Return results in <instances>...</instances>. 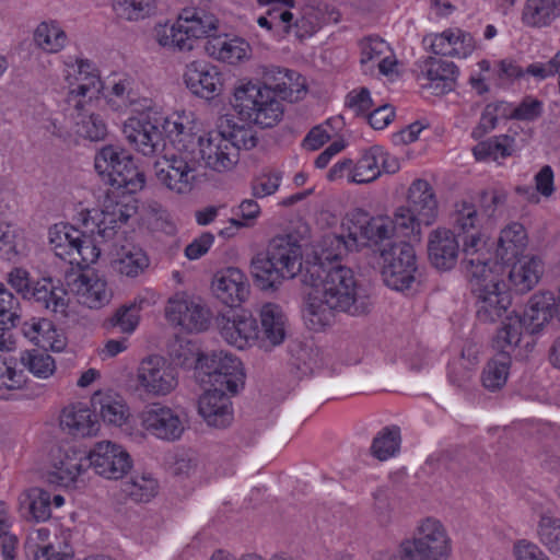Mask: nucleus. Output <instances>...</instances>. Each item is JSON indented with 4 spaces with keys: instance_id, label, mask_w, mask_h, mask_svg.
<instances>
[{
    "instance_id": "nucleus-51",
    "label": "nucleus",
    "mask_w": 560,
    "mask_h": 560,
    "mask_svg": "<svg viewBox=\"0 0 560 560\" xmlns=\"http://www.w3.org/2000/svg\"><path fill=\"white\" fill-rule=\"evenodd\" d=\"M365 240L373 241L375 243L376 249L374 253L380 254V247L389 243V242H399L395 234V224H393L392 219L387 217H378L374 218L370 223V228L365 231Z\"/></svg>"
},
{
    "instance_id": "nucleus-46",
    "label": "nucleus",
    "mask_w": 560,
    "mask_h": 560,
    "mask_svg": "<svg viewBox=\"0 0 560 560\" xmlns=\"http://www.w3.org/2000/svg\"><path fill=\"white\" fill-rule=\"evenodd\" d=\"M91 107L85 110H78V117L74 124V132L90 141H102L107 136V124L102 115L97 113H88Z\"/></svg>"
},
{
    "instance_id": "nucleus-54",
    "label": "nucleus",
    "mask_w": 560,
    "mask_h": 560,
    "mask_svg": "<svg viewBox=\"0 0 560 560\" xmlns=\"http://www.w3.org/2000/svg\"><path fill=\"white\" fill-rule=\"evenodd\" d=\"M319 28L317 16L310 12L307 14L294 13L292 22L284 26L285 34H293L300 42L312 36Z\"/></svg>"
},
{
    "instance_id": "nucleus-49",
    "label": "nucleus",
    "mask_w": 560,
    "mask_h": 560,
    "mask_svg": "<svg viewBox=\"0 0 560 560\" xmlns=\"http://www.w3.org/2000/svg\"><path fill=\"white\" fill-rule=\"evenodd\" d=\"M392 222L395 224L397 240L408 237L417 242L420 241V226L423 222H419V215L415 214L409 209L405 207L398 208Z\"/></svg>"
},
{
    "instance_id": "nucleus-12",
    "label": "nucleus",
    "mask_w": 560,
    "mask_h": 560,
    "mask_svg": "<svg viewBox=\"0 0 560 560\" xmlns=\"http://www.w3.org/2000/svg\"><path fill=\"white\" fill-rule=\"evenodd\" d=\"M471 293L476 299V317L480 323L493 324L511 315L512 296L506 283L494 271L483 277L470 278Z\"/></svg>"
},
{
    "instance_id": "nucleus-13",
    "label": "nucleus",
    "mask_w": 560,
    "mask_h": 560,
    "mask_svg": "<svg viewBox=\"0 0 560 560\" xmlns=\"http://www.w3.org/2000/svg\"><path fill=\"white\" fill-rule=\"evenodd\" d=\"M198 375H202V383L210 387L226 388L232 395L237 394L245 384L242 362L223 350L206 352L201 357Z\"/></svg>"
},
{
    "instance_id": "nucleus-31",
    "label": "nucleus",
    "mask_w": 560,
    "mask_h": 560,
    "mask_svg": "<svg viewBox=\"0 0 560 560\" xmlns=\"http://www.w3.org/2000/svg\"><path fill=\"white\" fill-rule=\"evenodd\" d=\"M142 427L158 439L171 441L175 434V411L173 408L154 402L140 415Z\"/></svg>"
},
{
    "instance_id": "nucleus-2",
    "label": "nucleus",
    "mask_w": 560,
    "mask_h": 560,
    "mask_svg": "<svg viewBox=\"0 0 560 560\" xmlns=\"http://www.w3.org/2000/svg\"><path fill=\"white\" fill-rule=\"evenodd\" d=\"M136 212L137 201L133 197L119 200L109 197L101 211L89 208L80 210L79 221L84 231L63 222L50 226L49 245L59 258L88 267L98 260L102 245L115 238L118 225L127 222Z\"/></svg>"
},
{
    "instance_id": "nucleus-52",
    "label": "nucleus",
    "mask_w": 560,
    "mask_h": 560,
    "mask_svg": "<svg viewBox=\"0 0 560 560\" xmlns=\"http://www.w3.org/2000/svg\"><path fill=\"white\" fill-rule=\"evenodd\" d=\"M237 318L238 312L235 308H230L225 313L217 316L214 322L220 335L228 343L235 346L238 349H244L245 341L240 337V326L236 322Z\"/></svg>"
},
{
    "instance_id": "nucleus-60",
    "label": "nucleus",
    "mask_w": 560,
    "mask_h": 560,
    "mask_svg": "<svg viewBox=\"0 0 560 560\" xmlns=\"http://www.w3.org/2000/svg\"><path fill=\"white\" fill-rule=\"evenodd\" d=\"M280 173H264L252 182L253 196L264 198L275 194L280 185Z\"/></svg>"
},
{
    "instance_id": "nucleus-25",
    "label": "nucleus",
    "mask_w": 560,
    "mask_h": 560,
    "mask_svg": "<svg viewBox=\"0 0 560 560\" xmlns=\"http://www.w3.org/2000/svg\"><path fill=\"white\" fill-rule=\"evenodd\" d=\"M212 313L198 296L187 293L177 295V326L187 332L206 331L211 324Z\"/></svg>"
},
{
    "instance_id": "nucleus-37",
    "label": "nucleus",
    "mask_w": 560,
    "mask_h": 560,
    "mask_svg": "<svg viewBox=\"0 0 560 560\" xmlns=\"http://www.w3.org/2000/svg\"><path fill=\"white\" fill-rule=\"evenodd\" d=\"M492 346L498 353L485 366L481 381L487 389L497 390L506 383L511 365V351L516 347H505L503 345L498 347L495 337L493 338Z\"/></svg>"
},
{
    "instance_id": "nucleus-62",
    "label": "nucleus",
    "mask_w": 560,
    "mask_h": 560,
    "mask_svg": "<svg viewBox=\"0 0 560 560\" xmlns=\"http://www.w3.org/2000/svg\"><path fill=\"white\" fill-rule=\"evenodd\" d=\"M542 112V103L532 96H526L514 107L510 115L511 119L532 121L538 118Z\"/></svg>"
},
{
    "instance_id": "nucleus-23",
    "label": "nucleus",
    "mask_w": 560,
    "mask_h": 560,
    "mask_svg": "<svg viewBox=\"0 0 560 560\" xmlns=\"http://www.w3.org/2000/svg\"><path fill=\"white\" fill-rule=\"evenodd\" d=\"M226 388L209 387L198 401V411L208 425L223 429L233 420L232 402Z\"/></svg>"
},
{
    "instance_id": "nucleus-38",
    "label": "nucleus",
    "mask_w": 560,
    "mask_h": 560,
    "mask_svg": "<svg viewBox=\"0 0 560 560\" xmlns=\"http://www.w3.org/2000/svg\"><path fill=\"white\" fill-rule=\"evenodd\" d=\"M217 125L222 137L231 142L238 155L241 150H252L258 143V137L249 124L238 125L232 116L224 115L218 119Z\"/></svg>"
},
{
    "instance_id": "nucleus-14",
    "label": "nucleus",
    "mask_w": 560,
    "mask_h": 560,
    "mask_svg": "<svg viewBox=\"0 0 560 560\" xmlns=\"http://www.w3.org/2000/svg\"><path fill=\"white\" fill-rule=\"evenodd\" d=\"M175 387V362L171 357L150 354L136 369L135 389L149 397H164Z\"/></svg>"
},
{
    "instance_id": "nucleus-32",
    "label": "nucleus",
    "mask_w": 560,
    "mask_h": 560,
    "mask_svg": "<svg viewBox=\"0 0 560 560\" xmlns=\"http://www.w3.org/2000/svg\"><path fill=\"white\" fill-rule=\"evenodd\" d=\"M112 268L127 278H137L150 265L147 253L136 244L120 245L113 254Z\"/></svg>"
},
{
    "instance_id": "nucleus-53",
    "label": "nucleus",
    "mask_w": 560,
    "mask_h": 560,
    "mask_svg": "<svg viewBox=\"0 0 560 560\" xmlns=\"http://www.w3.org/2000/svg\"><path fill=\"white\" fill-rule=\"evenodd\" d=\"M203 354L206 352L200 351L195 340L177 337V366L194 369L198 373Z\"/></svg>"
},
{
    "instance_id": "nucleus-27",
    "label": "nucleus",
    "mask_w": 560,
    "mask_h": 560,
    "mask_svg": "<svg viewBox=\"0 0 560 560\" xmlns=\"http://www.w3.org/2000/svg\"><path fill=\"white\" fill-rule=\"evenodd\" d=\"M47 527H38L30 532L25 541V550L32 560H72L73 553L67 544L56 545Z\"/></svg>"
},
{
    "instance_id": "nucleus-9",
    "label": "nucleus",
    "mask_w": 560,
    "mask_h": 560,
    "mask_svg": "<svg viewBox=\"0 0 560 560\" xmlns=\"http://www.w3.org/2000/svg\"><path fill=\"white\" fill-rule=\"evenodd\" d=\"M455 225L463 242L462 266L469 278L483 277L494 271L490 266L491 255L488 240L479 232L470 233L476 228L477 210L474 205L463 202L455 213Z\"/></svg>"
},
{
    "instance_id": "nucleus-48",
    "label": "nucleus",
    "mask_w": 560,
    "mask_h": 560,
    "mask_svg": "<svg viewBox=\"0 0 560 560\" xmlns=\"http://www.w3.org/2000/svg\"><path fill=\"white\" fill-rule=\"evenodd\" d=\"M21 362L35 377L48 378L56 371V363L51 355L38 350L25 351L21 355Z\"/></svg>"
},
{
    "instance_id": "nucleus-39",
    "label": "nucleus",
    "mask_w": 560,
    "mask_h": 560,
    "mask_svg": "<svg viewBox=\"0 0 560 560\" xmlns=\"http://www.w3.org/2000/svg\"><path fill=\"white\" fill-rule=\"evenodd\" d=\"M20 511L36 522L47 521L51 515V494L40 488H31L19 495Z\"/></svg>"
},
{
    "instance_id": "nucleus-43",
    "label": "nucleus",
    "mask_w": 560,
    "mask_h": 560,
    "mask_svg": "<svg viewBox=\"0 0 560 560\" xmlns=\"http://www.w3.org/2000/svg\"><path fill=\"white\" fill-rule=\"evenodd\" d=\"M121 491L133 502H149L158 494L159 482L149 472L136 474L121 483Z\"/></svg>"
},
{
    "instance_id": "nucleus-19",
    "label": "nucleus",
    "mask_w": 560,
    "mask_h": 560,
    "mask_svg": "<svg viewBox=\"0 0 560 560\" xmlns=\"http://www.w3.org/2000/svg\"><path fill=\"white\" fill-rule=\"evenodd\" d=\"M211 291L223 304L230 308H235L247 299L249 283L241 269L229 267L214 273Z\"/></svg>"
},
{
    "instance_id": "nucleus-33",
    "label": "nucleus",
    "mask_w": 560,
    "mask_h": 560,
    "mask_svg": "<svg viewBox=\"0 0 560 560\" xmlns=\"http://www.w3.org/2000/svg\"><path fill=\"white\" fill-rule=\"evenodd\" d=\"M34 46L46 54H59L69 44V37L61 23L54 19L39 22L32 35Z\"/></svg>"
},
{
    "instance_id": "nucleus-4",
    "label": "nucleus",
    "mask_w": 560,
    "mask_h": 560,
    "mask_svg": "<svg viewBox=\"0 0 560 560\" xmlns=\"http://www.w3.org/2000/svg\"><path fill=\"white\" fill-rule=\"evenodd\" d=\"M278 74L283 81L275 88L252 81L235 88L231 104L241 119L254 121L261 128H271L283 115L278 97L293 102L300 98L301 93H305V79L302 78V83H293L294 79H301L300 74L288 69H279Z\"/></svg>"
},
{
    "instance_id": "nucleus-36",
    "label": "nucleus",
    "mask_w": 560,
    "mask_h": 560,
    "mask_svg": "<svg viewBox=\"0 0 560 560\" xmlns=\"http://www.w3.org/2000/svg\"><path fill=\"white\" fill-rule=\"evenodd\" d=\"M32 298L44 308L60 316H67L69 296L59 282L51 279L38 281L33 287Z\"/></svg>"
},
{
    "instance_id": "nucleus-17",
    "label": "nucleus",
    "mask_w": 560,
    "mask_h": 560,
    "mask_svg": "<svg viewBox=\"0 0 560 560\" xmlns=\"http://www.w3.org/2000/svg\"><path fill=\"white\" fill-rule=\"evenodd\" d=\"M90 467L89 453L69 447L54 459L47 481L65 489H77L84 485Z\"/></svg>"
},
{
    "instance_id": "nucleus-10",
    "label": "nucleus",
    "mask_w": 560,
    "mask_h": 560,
    "mask_svg": "<svg viewBox=\"0 0 560 560\" xmlns=\"http://www.w3.org/2000/svg\"><path fill=\"white\" fill-rule=\"evenodd\" d=\"M451 553V540L442 523L427 517L412 538L404 539L389 560H445Z\"/></svg>"
},
{
    "instance_id": "nucleus-11",
    "label": "nucleus",
    "mask_w": 560,
    "mask_h": 560,
    "mask_svg": "<svg viewBox=\"0 0 560 560\" xmlns=\"http://www.w3.org/2000/svg\"><path fill=\"white\" fill-rule=\"evenodd\" d=\"M94 167L98 175L129 195L140 191L145 185V175L135 164L132 155L118 145L107 144L100 149L94 158Z\"/></svg>"
},
{
    "instance_id": "nucleus-47",
    "label": "nucleus",
    "mask_w": 560,
    "mask_h": 560,
    "mask_svg": "<svg viewBox=\"0 0 560 560\" xmlns=\"http://www.w3.org/2000/svg\"><path fill=\"white\" fill-rule=\"evenodd\" d=\"M400 442V429L395 425L386 427L373 439L371 454L378 460H387L398 453Z\"/></svg>"
},
{
    "instance_id": "nucleus-5",
    "label": "nucleus",
    "mask_w": 560,
    "mask_h": 560,
    "mask_svg": "<svg viewBox=\"0 0 560 560\" xmlns=\"http://www.w3.org/2000/svg\"><path fill=\"white\" fill-rule=\"evenodd\" d=\"M167 118L150 115L128 117L121 127L122 135L133 150L144 156L162 153L154 163L158 180L173 189L172 172L175 170V141Z\"/></svg>"
},
{
    "instance_id": "nucleus-55",
    "label": "nucleus",
    "mask_w": 560,
    "mask_h": 560,
    "mask_svg": "<svg viewBox=\"0 0 560 560\" xmlns=\"http://www.w3.org/2000/svg\"><path fill=\"white\" fill-rule=\"evenodd\" d=\"M213 48L218 50V58L234 63L246 57L249 45L240 38L233 39H217Z\"/></svg>"
},
{
    "instance_id": "nucleus-59",
    "label": "nucleus",
    "mask_w": 560,
    "mask_h": 560,
    "mask_svg": "<svg viewBox=\"0 0 560 560\" xmlns=\"http://www.w3.org/2000/svg\"><path fill=\"white\" fill-rule=\"evenodd\" d=\"M140 316L128 305H121L108 319L112 327H117L120 332L131 335L138 327Z\"/></svg>"
},
{
    "instance_id": "nucleus-15",
    "label": "nucleus",
    "mask_w": 560,
    "mask_h": 560,
    "mask_svg": "<svg viewBox=\"0 0 560 560\" xmlns=\"http://www.w3.org/2000/svg\"><path fill=\"white\" fill-rule=\"evenodd\" d=\"M202 0H177L180 13L177 14V49L191 50L194 43L211 36L217 31L218 20L200 8Z\"/></svg>"
},
{
    "instance_id": "nucleus-58",
    "label": "nucleus",
    "mask_w": 560,
    "mask_h": 560,
    "mask_svg": "<svg viewBox=\"0 0 560 560\" xmlns=\"http://www.w3.org/2000/svg\"><path fill=\"white\" fill-rule=\"evenodd\" d=\"M19 301L18 299L0 283V328H12L15 326Z\"/></svg>"
},
{
    "instance_id": "nucleus-28",
    "label": "nucleus",
    "mask_w": 560,
    "mask_h": 560,
    "mask_svg": "<svg viewBox=\"0 0 560 560\" xmlns=\"http://www.w3.org/2000/svg\"><path fill=\"white\" fill-rule=\"evenodd\" d=\"M23 336L32 343L54 352H61L67 346L65 334L49 319L32 317L22 324Z\"/></svg>"
},
{
    "instance_id": "nucleus-26",
    "label": "nucleus",
    "mask_w": 560,
    "mask_h": 560,
    "mask_svg": "<svg viewBox=\"0 0 560 560\" xmlns=\"http://www.w3.org/2000/svg\"><path fill=\"white\" fill-rule=\"evenodd\" d=\"M201 148V160L205 161L207 167L215 172L229 171L238 162L236 150L231 147V142L222 137L218 127L208 133Z\"/></svg>"
},
{
    "instance_id": "nucleus-50",
    "label": "nucleus",
    "mask_w": 560,
    "mask_h": 560,
    "mask_svg": "<svg viewBox=\"0 0 560 560\" xmlns=\"http://www.w3.org/2000/svg\"><path fill=\"white\" fill-rule=\"evenodd\" d=\"M26 383V375L13 361L0 357V398H7L11 392L21 389Z\"/></svg>"
},
{
    "instance_id": "nucleus-61",
    "label": "nucleus",
    "mask_w": 560,
    "mask_h": 560,
    "mask_svg": "<svg viewBox=\"0 0 560 560\" xmlns=\"http://www.w3.org/2000/svg\"><path fill=\"white\" fill-rule=\"evenodd\" d=\"M240 326V337L245 341V347L250 341H259L261 343L260 329L258 327L257 319L248 312L242 310L238 312V318L236 319Z\"/></svg>"
},
{
    "instance_id": "nucleus-57",
    "label": "nucleus",
    "mask_w": 560,
    "mask_h": 560,
    "mask_svg": "<svg viewBox=\"0 0 560 560\" xmlns=\"http://www.w3.org/2000/svg\"><path fill=\"white\" fill-rule=\"evenodd\" d=\"M11 517L9 508L4 502H0V540L2 541L3 560H13L18 539L10 533Z\"/></svg>"
},
{
    "instance_id": "nucleus-29",
    "label": "nucleus",
    "mask_w": 560,
    "mask_h": 560,
    "mask_svg": "<svg viewBox=\"0 0 560 560\" xmlns=\"http://www.w3.org/2000/svg\"><path fill=\"white\" fill-rule=\"evenodd\" d=\"M419 215V222L431 225L438 215V201L430 184L424 179L415 180L408 190V207Z\"/></svg>"
},
{
    "instance_id": "nucleus-24",
    "label": "nucleus",
    "mask_w": 560,
    "mask_h": 560,
    "mask_svg": "<svg viewBox=\"0 0 560 560\" xmlns=\"http://www.w3.org/2000/svg\"><path fill=\"white\" fill-rule=\"evenodd\" d=\"M205 140L201 136L184 131V126L177 122V160L184 164L177 166V172H180L178 180L184 183L183 187H177V194L190 190L188 172L194 171L201 160V145L205 144Z\"/></svg>"
},
{
    "instance_id": "nucleus-64",
    "label": "nucleus",
    "mask_w": 560,
    "mask_h": 560,
    "mask_svg": "<svg viewBox=\"0 0 560 560\" xmlns=\"http://www.w3.org/2000/svg\"><path fill=\"white\" fill-rule=\"evenodd\" d=\"M513 555L516 560H549L536 544L525 539L514 544Z\"/></svg>"
},
{
    "instance_id": "nucleus-6",
    "label": "nucleus",
    "mask_w": 560,
    "mask_h": 560,
    "mask_svg": "<svg viewBox=\"0 0 560 560\" xmlns=\"http://www.w3.org/2000/svg\"><path fill=\"white\" fill-rule=\"evenodd\" d=\"M303 271L301 246L291 235L273 237L266 252L250 261L254 284L266 292L277 291L284 280Z\"/></svg>"
},
{
    "instance_id": "nucleus-40",
    "label": "nucleus",
    "mask_w": 560,
    "mask_h": 560,
    "mask_svg": "<svg viewBox=\"0 0 560 560\" xmlns=\"http://www.w3.org/2000/svg\"><path fill=\"white\" fill-rule=\"evenodd\" d=\"M560 18V0H526L522 20L532 27L550 25Z\"/></svg>"
},
{
    "instance_id": "nucleus-35",
    "label": "nucleus",
    "mask_w": 560,
    "mask_h": 560,
    "mask_svg": "<svg viewBox=\"0 0 560 560\" xmlns=\"http://www.w3.org/2000/svg\"><path fill=\"white\" fill-rule=\"evenodd\" d=\"M422 73L431 81L436 94H444L455 88L458 68L452 61L438 57H429L421 67Z\"/></svg>"
},
{
    "instance_id": "nucleus-63",
    "label": "nucleus",
    "mask_w": 560,
    "mask_h": 560,
    "mask_svg": "<svg viewBox=\"0 0 560 560\" xmlns=\"http://www.w3.org/2000/svg\"><path fill=\"white\" fill-rule=\"evenodd\" d=\"M361 46V60L362 65H366L370 61L381 58L387 50L388 46L380 37H366L360 44Z\"/></svg>"
},
{
    "instance_id": "nucleus-18",
    "label": "nucleus",
    "mask_w": 560,
    "mask_h": 560,
    "mask_svg": "<svg viewBox=\"0 0 560 560\" xmlns=\"http://www.w3.org/2000/svg\"><path fill=\"white\" fill-rule=\"evenodd\" d=\"M460 234L446 228L432 230L428 238V259L439 271L452 270L458 260Z\"/></svg>"
},
{
    "instance_id": "nucleus-34",
    "label": "nucleus",
    "mask_w": 560,
    "mask_h": 560,
    "mask_svg": "<svg viewBox=\"0 0 560 560\" xmlns=\"http://www.w3.org/2000/svg\"><path fill=\"white\" fill-rule=\"evenodd\" d=\"M542 273L544 266L539 258L517 259L509 272L511 289L518 294H525L537 285Z\"/></svg>"
},
{
    "instance_id": "nucleus-20",
    "label": "nucleus",
    "mask_w": 560,
    "mask_h": 560,
    "mask_svg": "<svg viewBox=\"0 0 560 560\" xmlns=\"http://www.w3.org/2000/svg\"><path fill=\"white\" fill-rule=\"evenodd\" d=\"M61 430L73 438H93L100 431V422L93 409L82 401L65 406L59 416Z\"/></svg>"
},
{
    "instance_id": "nucleus-42",
    "label": "nucleus",
    "mask_w": 560,
    "mask_h": 560,
    "mask_svg": "<svg viewBox=\"0 0 560 560\" xmlns=\"http://www.w3.org/2000/svg\"><path fill=\"white\" fill-rule=\"evenodd\" d=\"M383 155V148L373 145L366 150L357 163L352 161L351 183L368 184L381 175L380 158Z\"/></svg>"
},
{
    "instance_id": "nucleus-8",
    "label": "nucleus",
    "mask_w": 560,
    "mask_h": 560,
    "mask_svg": "<svg viewBox=\"0 0 560 560\" xmlns=\"http://www.w3.org/2000/svg\"><path fill=\"white\" fill-rule=\"evenodd\" d=\"M381 276L396 291L412 290L421 283L417 256L409 241L389 242L380 247Z\"/></svg>"
},
{
    "instance_id": "nucleus-16",
    "label": "nucleus",
    "mask_w": 560,
    "mask_h": 560,
    "mask_svg": "<svg viewBox=\"0 0 560 560\" xmlns=\"http://www.w3.org/2000/svg\"><path fill=\"white\" fill-rule=\"evenodd\" d=\"M91 468L107 480H119L132 468L133 460L128 451L112 441H100L89 451Z\"/></svg>"
},
{
    "instance_id": "nucleus-45",
    "label": "nucleus",
    "mask_w": 560,
    "mask_h": 560,
    "mask_svg": "<svg viewBox=\"0 0 560 560\" xmlns=\"http://www.w3.org/2000/svg\"><path fill=\"white\" fill-rule=\"evenodd\" d=\"M25 240L8 223H0V259L19 261L28 255Z\"/></svg>"
},
{
    "instance_id": "nucleus-30",
    "label": "nucleus",
    "mask_w": 560,
    "mask_h": 560,
    "mask_svg": "<svg viewBox=\"0 0 560 560\" xmlns=\"http://www.w3.org/2000/svg\"><path fill=\"white\" fill-rule=\"evenodd\" d=\"M261 347H275L282 343L287 336L288 318L282 308L275 303H266L259 312Z\"/></svg>"
},
{
    "instance_id": "nucleus-21",
    "label": "nucleus",
    "mask_w": 560,
    "mask_h": 560,
    "mask_svg": "<svg viewBox=\"0 0 560 560\" xmlns=\"http://www.w3.org/2000/svg\"><path fill=\"white\" fill-rule=\"evenodd\" d=\"M69 287L78 302L90 308L103 307L113 298L106 279L94 271L81 272L69 283Z\"/></svg>"
},
{
    "instance_id": "nucleus-7",
    "label": "nucleus",
    "mask_w": 560,
    "mask_h": 560,
    "mask_svg": "<svg viewBox=\"0 0 560 560\" xmlns=\"http://www.w3.org/2000/svg\"><path fill=\"white\" fill-rule=\"evenodd\" d=\"M552 301L553 296L550 293H537L530 296L522 315L512 311L497 331L498 347H518L524 332L532 336L539 334L545 325L556 317Z\"/></svg>"
},
{
    "instance_id": "nucleus-56",
    "label": "nucleus",
    "mask_w": 560,
    "mask_h": 560,
    "mask_svg": "<svg viewBox=\"0 0 560 560\" xmlns=\"http://www.w3.org/2000/svg\"><path fill=\"white\" fill-rule=\"evenodd\" d=\"M540 541L550 552L560 557V520L542 516L539 523Z\"/></svg>"
},
{
    "instance_id": "nucleus-22",
    "label": "nucleus",
    "mask_w": 560,
    "mask_h": 560,
    "mask_svg": "<svg viewBox=\"0 0 560 560\" xmlns=\"http://www.w3.org/2000/svg\"><path fill=\"white\" fill-rule=\"evenodd\" d=\"M186 88L196 96L212 100L222 90L221 74L205 61H192L183 73Z\"/></svg>"
},
{
    "instance_id": "nucleus-44",
    "label": "nucleus",
    "mask_w": 560,
    "mask_h": 560,
    "mask_svg": "<svg viewBox=\"0 0 560 560\" xmlns=\"http://www.w3.org/2000/svg\"><path fill=\"white\" fill-rule=\"evenodd\" d=\"M112 9L118 19L138 22L156 13L158 4L155 0H112Z\"/></svg>"
},
{
    "instance_id": "nucleus-1",
    "label": "nucleus",
    "mask_w": 560,
    "mask_h": 560,
    "mask_svg": "<svg viewBox=\"0 0 560 560\" xmlns=\"http://www.w3.org/2000/svg\"><path fill=\"white\" fill-rule=\"evenodd\" d=\"M339 255L323 250L305 262L301 281L311 288L303 318L318 330L329 324L334 312L351 316L370 313L371 301L354 271L338 260Z\"/></svg>"
},
{
    "instance_id": "nucleus-41",
    "label": "nucleus",
    "mask_w": 560,
    "mask_h": 560,
    "mask_svg": "<svg viewBox=\"0 0 560 560\" xmlns=\"http://www.w3.org/2000/svg\"><path fill=\"white\" fill-rule=\"evenodd\" d=\"M95 404L97 405L101 419L107 425L120 428L130 417L128 405L118 394H100V398L95 400Z\"/></svg>"
},
{
    "instance_id": "nucleus-3",
    "label": "nucleus",
    "mask_w": 560,
    "mask_h": 560,
    "mask_svg": "<svg viewBox=\"0 0 560 560\" xmlns=\"http://www.w3.org/2000/svg\"><path fill=\"white\" fill-rule=\"evenodd\" d=\"M62 78L66 101L77 110L95 106L102 96L107 108L118 115L132 112L139 113L137 116L162 118L156 113L144 112L149 108V101L139 94L135 80L127 74L113 75L104 83L92 61L81 57H68L63 61Z\"/></svg>"
}]
</instances>
